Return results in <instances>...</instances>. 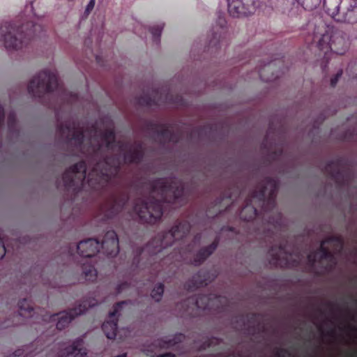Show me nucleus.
Listing matches in <instances>:
<instances>
[{
	"label": "nucleus",
	"instance_id": "2",
	"mask_svg": "<svg viewBox=\"0 0 357 357\" xmlns=\"http://www.w3.org/2000/svg\"><path fill=\"white\" fill-rule=\"evenodd\" d=\"M148 200L139 199L135 203L133 213L144 222L154 224L162 215V203L178 202L184 193L183 182L175 178H159L150 184Z\"/></svg>",
	"mask_w": 357,
	"mask_h": 357
},
{
	"label": "nucleus",
	"instance_id": "21",
	"mask_svg": "<svg viewBox=\"0 0 357 357\" xmlns=\"http://www.w3.org/2000/svg\"><path fill=\"white\" fill-rule=\"evenodd\" d=\"M207 281L208 279L205 275H202L201 273H199L193 277L192 281L187 284L186 287L188 290H192L193 289L206 284Z\"/></svg>",
	"mask_w": 357,
	"mask_h": 357
},
{
	"label": "nucleus",
	"instance_id": "12",
	"mask_svg": "<svg viewBox=\"0 0 357 357\" xmlns=\"http://www.w3.org/2000/svg\"><path fill=\"white\" fill-rule=\"evenodd\" d=\"M334 241L340 244V247H342L340 242L335 240L334 238H329L323 241L317 251L310 252L307 255V261L309 264L313 266L318 261H331L333 259V255L332 252L328 249L327 245H331Z\"/></svg>",
	"mask_w": 357,
	"mask_h": 357
},
{
	"label": "nucleus",
	"instance_id": "11",
	"mask_svg": "<svg viewBox=\"0 0 357 357\" xmlns=\"http://www.w3.org/2000/svg\"><path fill=\"white\" fill-rule=\"evenodd\" d=\"M228 12L234 17L250 15L259 6L257 0H227Z\"/></svg>",
	"mask_w": 357,
	"mask_h": 357
},
{
	"label": "nucleus",
	"instance_id": "7",
	"mask_svg": "<svg viewBox=\"0 0 357 357\" xmlns=\"http://www.w3.org/2000/svg\"><path fill=\"white\" fill-rule=\"evenodd\" d=\"M324 10L337 22H357V0H324Z\"/></svg>",
	"mask_w": 357,
	"mask_h": 357
},
{
	"label": "nucleus",
	"instance_id": "37",
	"mask_svg": "<svg viewBox=\"0 0 357 357\" xmlns=\"http://www.w3.org/2000/svg\"><path fill=\"white\" fill-rule=\"evenodd\" d=\"M74 99H75V95H71V100L73 101Z\"/></svg>",
	"mask_w": 357,
	"mask_h": 357
},
{
	"label": "nucleus",
	"instance_id": "9",
	"mask_svg": "<svg viewBox=\"0 0 357 357\" xmlns=\"http://www.w3.org/2000/svg\"><path fill=\"white\" fill-rule=\"evenodd\" d=\"M54 89H57L59 92L62 91L56 73L50 70L40 72L33 77L28 86L29 93L38 98L53 92Z\"/></svg>",
	"mask_w": 357,
	"mask_h": 357
},
{
	"label": "nucleus",
	"instance_id": "31",
	"mask_svg": "<svg viewBox=\"0 0 357 357\" xmlns=\"http://www.w3.org/2000/svg\"><path fill=\"white\" fill-rule=\"evenodd\" d=\"M5 253H6L5 247L3 245L2 241L0 239V259L3 258V257L5 255Z\"/></svg>",
	"mask_w": 357,
	"mask_h": 357
},
{
	"label": "nucleus",
	"instance_id": "24",
	"mask_svg": "<svg viewBox=\"0 0 357 357\" xmlns=\"http://www.w3.org/2000/svg\"><path fill=\"white\" fill-rule=\"evenodd\" d=\"M163 29L162 24H156L150 28V32L153 36V39L155 43L160 40V36Z\"/></svg>",
	"mask_w": 357,
	"mask_h": 357
},
{
	"label": "nucleus",
	"instance_id": "8",
	"mask_svg": "<svg viewBox=\"0 0 357 357\" xmlns=\"http://www.w3.org/2000/svg\"><path fill=\"white\" fill-rule=\"evenodd\" d=\"M277 188V183L274 179H266V183L252 194L251 199L248 201L246 205L241 211V218L250 221L257 215V209L252 204L255 200L261 202L264 206L265 205V199L268 195V202L270 204H274Z\"/></svg>",
	"mask_w": 357,
	"mask_h": 357
},
{
	"label": "nucleus",
	"instance_id": "6",
	"mask_svg": "<svg viewBox=\"0 0 357 357\" xmlns=\"http://www.w3.org/2000/svg\"><path fill=\"white\" fill-rule=\"evenodd\" d=\"M349 46V37L346 33L333 26L327 27L326 32L321 35L317 42V47L328 59L329 53L344 54Z\"/></svg>",
	"mask_w": 357,
	"mask_h": 357
},
{
	"label": "nucleus",
	"instance_id": "17",
	"mask_svg": "<svg viewBox=\"0 0 357 357\" xmlns=\"http://www.w3.org/2000/svg\"><path fill=\"white\" fill-rule=\"evenodd\" d=\"M127 202L128 196L126 194H123L119 196L116 195H112L106 206L105 216L109 218L115 213H117L124 207Z\"/></svg>",
	"mask_w": 357,
	"mask_h": 357
},
{
	"label": "nucleus",
	"instance_id": "14",
	"mask_svg": "<svg viewBox=\"0 0 357 357\" xmlns=\"http://www.w3.org/2000/svg\"><path fill=\"white\" fill-rule=\"evenodd\" d=\"M222 298L220 296H216L215 295H211L210 296L206 295H200L197 298H190L185 301V305H187L183 311H188L189 306L188 304L192 303L195 307L199 309H213L219 308V303H221Z\"/></svg>",
	"mask_w": 357,
	"mask_h": 357
},
{
	"label": "nucleus",
	"instance_id": "39",
	"mask_svg": "<svg viewBox=\"0 0 357 357\" xmlns=\"http://www.w3.org/2000/svg\"><path fill=\"white\" fill-rule=\"evenodd\" d=\"M50 354L46 355V357H50Z\"/></svg>",
	"mask_w": 357,
	"mask_h": 357
},
{
	"label": "nucleus",
	"instance_id": "3",
	"mask_svg": "<svg viewBox=\"0 0 357 357\" xmlns=\"http://www.w3.org/2000/svg\"><path fill=\"white\" fill-rule=\"evenodd\" d=\"M43 30V24L34 21L27 22L20 26L8 22L1 23L0 47L9 51L21 50Z\"/></svg>",
	"mask_w": 357,
	"mask_h": 357
},
{
	"label": "nucleus",
	"instance_id": "25",
	"mask_svg": "<svg viewBox=\"0 0 357 357\" xmlns=\"http://www.w3.org/2000/svg\"><path fill=\"white\" fill-rule=\"evenodd\" d=\"M164 291V286L160 283L157 284L152 291L151 296L155 301H160Z\"/></svg>",
	"mask_w": 357,
	"mask_h": 357
},
{
	"label": "nucleus",
	"instance_id": "34",
	"mask_svg": "<svg viewBox=\"0 0 357 357\" xmlns=\"http://www.w3.org/2000/svg\"><path fill=\"white\" fill-rule=\"evenodd\" d=\"M127 287V284H121L118 287V293H121L126 287Z\"/></svg>",
	"mask_w": 357,
	"mask_h": 357
},
{
	"label": "nucleus",
	"instance_id": "30",
	"mask_svg": "<svg viewBox=\"0 0 357 357\" xmlns=\"http://www.w3.org/2000/svg\"><path fill=\"white\" fill-rule=\"evenodd\" d=\"M342 74V70H340V72H338L335 75V76L334 77L331 78V85L332 86H335V84H337L339 78L341 77Z\"/></svg>",
	"mask_w": 357,
	"mask_h": 357
},
{
	"label": "nucleus",
	"instance_id": "32",
	"mask_svg": "<svg viewBox=\"0 0 357 357\" xmlns=\"http://www.w3.org/2000/svg\"><path fill=\"white\" fill-rule=\"evenodd\" d=\"M3 121H4V112H3V109L1 107V105H0V128L3 125Z\"/></svg>",
	"mask_w": 357,
	"mask_h": 357
},
{
	"label": "nucleus",
	"instance_id": "18",
	"mask_svg": "<svg viewBox=\"0 0 357 357\" xmlns=\"http://www.w3.org/2000/svg\"><path fill=\"white\" fill-rule=\"evenodd\" d=\"M218 246V241H214L209 246L201 249L196 255L192 264L195 266H198L204 261L209 255H211Z\"/></svg>",
	"mask_w": 357,
	"mask_h": 357
},
{
	"label": "nucleus",
	"instance_id": "5",
	"mask_svg": "<svg viewBox=\"0 0 357 357\" xmlns=\"http://www.w3.org/2000/svg\"><path fill=\"white\" fill-rule=\"evenodd\" d=\"M109 257H114L119 252V240L114 231H108L100 243L95 238H89L80 241L77 245V250L79 255L85 258H90L99 252L100 248Z\"/></svg>",
	"mask_w": 357,
	"mask_h": 357
},
{
	"label": "nucleus",
	"instance_id": "28",
	"mask_svg": "<svg viewBox=\"0 0 357 357\" xmlns=\"http://www.w3.org/2000/svg\"><path fill=\"white\" fill-rule=\"evenodd\" d=\"M268 222L271 224H272L275 228L280 226L281 222H282V218H281L280 214L278 215L276 220H275L274 218H269Z\"/></svg>",
	"mask_w": 357,
	"mask_h": 357
},
{
	"label": "nucleus",
	"instance_id": "29",
	"mask_svg": "<svg viewBox=\"0 0 357 357\" xmlns=\"http://www.w3.org/2000/svg\"><path fill=\"white\" fill-rule=\"evenodd\" d=\"M96 0H90L88 3L86 9H85V13L88 15L93 9L95 6Z\"/></svg>",
	"mask_w": 357,
	"mask_h": 357
},
{
	"label": "nucleus",
	"instance_id": "36",
	"mask_svg": "<svg viewBox=\"0 0 357 357\" xmlns=\"http://www.w3.org/2000/svg\"><path fill=\"white\" fill-rule=\"evenodd\" d=\"M199 238H200V237H199V236H195V242H196V241H199Z\"/></svg>",
	"mask_w": 357,
	"mask_h": 357
},
{
	"label": "nucleus",
	"instance_id": "16",
	"mask_svg": "<svg viewBox=\"0 0 357 357\" xmlns=\"http://www.w3.org/2000/svg\"><path fill=\"white\" fill-rule=\"evenodd\" d=\"M56 351L57 357H86V350L84 347L82 340L75 341L72 345L66 347L65 344L59 345Z\"/></svg>",
	"mask_w": 357,
	"mask_h": 357
},
{
	"label": "nucleus",
	"instance_id": "13",
	"mask_svg": "<svg viewBox=\"0 0 357 357\" xmlns=\"http://www.w3.org/2000/svg\"><path fill=\"white\" fill-rule=\"evenodd\" d=\"M269 255L272 257L275 264L288 265L291 261L293 264H296L301 261L300 256H296V258L294 259L292 255L288 252L286 245L282 244L279 246H273L269 251Z\"/></svg>",
	"mask_w": 357,
	"mask_h": 357
},
{
	"label": "nucleus",
	"instance_id": "23",
	"mask_svg": "<svg viewBox=\"0 0 357 357\" xmlns=\"http://www.w3.org/2000/svg\"><path fill=\"white\" fill-rule=\"evenodd\" d=\"M306 10H312L319 5L321 0H296Z\"/></svg>",
	"mask_w": 357,
	"mask_h": 357
},
{
	"label": "nucleus",
	"instance_id": "27",
	"mask_svg": "<svg viewBox=\"0 0 357 357\" xmlns=\"http://www.w3.org/2000/svg\"><path fill=\"white\" fill-rule=\"evenodd\" d=\"M347 72L349 73H352L349 74V75L352 77H357V65L354 63H350L348 66Z\"/></svg>",
	"mask_w": 357,
	"mask_h": 357
},
{
	"label": "nucleus",
	"instance_id": "15",
	"mask_svg": "<svg viewBox=\"0 0 357 357\" xmlns=\"http://www.w3.org/2000/svg\"><path fill=\"white\" fill-rule=\"evenodd\" d=\"M126 302H121L116 304L112 312L109 313L108 320L102 324V331L108 339H114L116 335L117 320L120 310Z\"/></svg>",
	"mask_w": 357,
	"mask_h": 357
},
{
	"label": "nucleus",
	"instance_id": "35",
	"mask_svg": "<svg viewBox=\"0 0 357 357\" xmlns=\"http://www.w3.org/2000/svg\"><path fill=\"white\" fill-rule=\"evenodd\" d=\"M157 357H174V355L171 353H166L165 354L158 355Z\"/></svg>",
	"mask_w": 357,
	"mask_h": 357
},
{
	"label": "nucleus",
	"instance_id": "38",
	"mask_svg": "<svg viewBox=\"0 0 357 357\" xmlns=\"http://www.w3.org/2000/svg\"><path fill=\"white\" fill-rule=\"evenodd\" d=\"M277 357H284V356H282V355L280 354V353H278V354H277Z\"/></svg>",
	"mask_w": 357,
	"mask_h": 357
},
{
	"label": "nucleus",
	"instance_id": "19",
	"mask_svg": "<svg viewBox=\"0 0 357 357\" xmlns=\"http://www.w3.org/2000/svg\"><path fill=\"white\" fill-rule=\"evenodd\" d=\"M172 102L175 103L176 105H181L183 104V100L181 97L176 96L175 98H173L172 95L167 94L164 100H162V96L160 97L158 100H156L155 98L153 99L149 98L146 101V104L149 105H151L152 104L159 105L160 102Z\"/></svg>",
	"mask_w": 357,
	"mask_h": 357
},
{
	"label": "nucleus",
	"instance_id": "1",
	"mask_svg": "<svg viewBox=\"0 0 357 357\" xmlns=\"http://www.w3.org/2000/svg\"><path fill=\"white\" fill-rule=\"evenodd\" d=\"M59 132L95 162L86 181L84 162L75 164L63 174V185L75 193L82 190L99 191L117 185L120 182L118 175L121 164L137 163L143 156L141 144L116 143L112 128L100 130L92 126L84 129L79 125L68 123L62 126Z\"/></svg>",
	"mask_w": 357,
	"mask_h": 357
},
{
	"label": "nucleus",
	"instance_id": "20",
	"mask_svg": "<svg viewBox=\"0 0 357 357\" xmlns=\"http://www.w3.org/2000/svg\"><path fill=\"white\" fill-rule=\"evenodd\" d=\"M19 308L20 315L24 318L31 317L33 316V314L35 313L33 312V308L31 307L29 301L26 299H24L19 303Z\"/></svg>",
	"mask_w": 357,
	"mask_h": 357
},
{
	"label": "nucleus",
	"instance_id": "10",
	"mask_svg": "<svg viewBox=\"0 0 357 357\" xmlns=\"http://www.w3.org/2000/svg\"><path fill=\"white\" fill-rule=\"evenodd\" d=\"M96 304V302H95L94 300L85 301L82 303L79 304L78 307H76L68 312H62L59 314L52 315H49L47 314H42V320L43 321H56V328L59 330H61L66 327L76 316L84 313L89 307H93Z\"/></svg>",
	"mask_w": 357,
	"mask_h": 357
},
{
	"label": "nucleus",
	"instance_id": "22",
	"mask_svg": "<svg viewBox=\"0 0 357 357\" xmlns=\"http://www.w3.org/2000/svg\"><path fill=\"white\" fill-rule=\"evenodd\" d=\"M83 273L86 280L89 281H94L97 277V271L91 264L86 265L84 264Z\"/></svg>",
	"mask_w": 357,
	"mask_h": 357
},
{
	"label": "nucleus",
	"instance_id": "26",
	"mask_svg": "<svg viewBox=\"0 0 357 357\" xmlns=\"http://www.w3.org/2000/svg\"><path fill=\"white\" fill-rule=\"evenodd\" d=\"M15 114L12 112L9 114L8 117V127L10 132L15 130Z\"/></svg>",
	"mask_w": 357,
	"mask_h": 357
},
{
	"label": "nucleus",
	"instance_id": "4",
	"mask_svg": "<svg viewBox=\"0 0 357 357\" xmlns=\"http://www.w3.org/2000/svg\"><path fill=\"white\" fill-rule=\"evenodd\" d=\"M190 229L188 222L179 223L165 234H159L153 241L149 242L145 248L140 250L139 256L136 255L133 259V264L136 267H141L140 260L146 255L153 256L160 254L162 250L169 245H172L175 241L185 237Z\"/></svg>",
	"mask_w": 357,
	"mask_h": 357
},
{
	"label": "nucleus",
	"instance_id": "33",
	"mask_svg": "<svg viewBox=\"0 0 357 357\" xmlns=\"http://www.w3.org/2000/svg\"><path fill=\"white\" fill-rule=\"evenodd\" d=\"M158 344H159L161 347H170V346L172 345V343H171V342L169 341V342H163V343H162H162L160 342H158Z\"/></svg>",
	"mask_w": 357,
	"mask_h": 357
}]
</instances>
